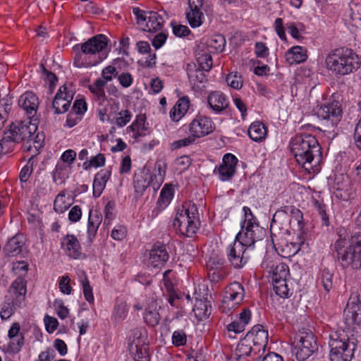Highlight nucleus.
I'll use <instances>...</instances> for the list:
<instances>
[{"label": "nucleus", "mask_w": 361, "mask_h": 361, "mask_svg": "<svg viewBox=\"0 0 361 361\" xmlns=\"http://www.w3.org/2000/svg\"><path fill=\"white\" fill-rule=\"evenodd\" d=\"M39 104V98L32 92L27 91L18 99V105L27 114V118L35 119Z\"/></svg>", "instance_id": "25"}, {"label": "nucleus", "mask_w": 361, "mask_h": 361, "mask_svg": "<svg viewBox=\"0 0 361 361\" xmlns=\"http://www.w3.org/2000/svg\"><path fill=\"white\" fill-rule=\"evenodd\" d=\"M357 341L353 334L343 329L329 334L330 361H352L355 357Z\"/></svg>", "instance_id": "6"}, {"label": "nucleus", "mask_w": 361, "mask_h": 361, "mask_svg": "<svg viewBox=\"0 0 361 361\" xmlns=\"http://www.w3.org/2000/svg\"><path fill=\"white\" fill-rule=\"evenodd\" d=\"M132 116L133 114L130 110H121L118 113V115L115 118V123L119 128L124 127L130 122Z\"/></svg>", "instance_id": "55"}, {"label": "nucleus", "mask_w": 361, "mask_h": 361, "mask_svg": "<svg viewBox=\"0 0 361 361\" xmlns=\"http://www.w3.org/2000/svg\"><path fill=\"white\" fill-rule=\"evenodd\" d=\"M245 290L243 285L233 281L226 286L222 303L232 302V307L239 305L245 298Z\"/></svg>", "instance_id": "23"}, {"label": "nucleus", "mask_w": 361, "mask_h": 361, "mask_svg": "<svg viewBox=\"0 0 361 361\" xmlns=\"http://www.w3.org/2000/svg\"><path fill=\"white\" fill-rule=\"evenodd\" d=\"M338 239L334 249L336 253L338 264L343 269L355 271L361 269V233H348L344 228L338 232Z\"/></svg>", "instance_id": "3"}, {"label": "nucleus", "mask_w": 361, "mask_h": 361, "mask_svg": "<svg viewBox=\"0 0 361 361\" xmlns=\"http://www.w3.org/2000/svg\"><path fill=\"white\" fill-rule=\"evenodd\" d=\"M325 63L326 68L340 78L356 72L361 66V57L354 49L341 47L328 54Z\"/></svg>", "instance_id": "5"}, {"label": "nucleus", "mask_w": 361, "mask_h": 361, "mask_svg": "<svg viewBox=\"0 0 361 361\" xmlns=\"http://www.w3.org/2000/svg\"><path fill=\"white\" fill-rule=\"evenodd\" d=\"M169 259V253L166 245L157 241L149 251V263L154 268L164 266Z\"/></svg>", "instance_id": "21"}, {"label": "nucleus", "mask_w": 361, "mask_h": 361, "mask_svg": "<svg viewBox=\"0 0 361 361\" xmlns=\"http://www.w3.org/2000/svg\"><path fill=\"white\" fill-rule=\"evenodd\" d=\"M207 47L210 52H221L226 45V39L221 35L212 36L207 42Z\"/></svg>", "instance_id": "45"}, {"label": "nucleus", "mask_w": 361, "mask_h": 361, "mask_svg": "<svg viewBox=\"0 0 361 361\" xmlns=\"http://www.w3.org/2000/svg\"><path fill=\"white\" fill-rule=\"evenodd\" d=\"M274 28L279 39L283 42L287 41L286 34V27L284 26L283 20L281 18H277L274 23Z\"/></svg>", "instance_id": "63"}, {"label": "nucleus", "mask_w": 361, "mask_h": 361, "mask_svg": "<svg viewBox=\"0 0 361 361\" xmlns=\"http://www.w3.org/2000/svg\"><path fill=\"white\" fill-rule=\"evenodd\" d=\"M61 247L72 259H80L85 257V255L82 252V247L79 240L73 234H67L62 238Z\"/></svg>", "instance_id": "22"}, {"label": "nucleus", "mask_w": 361, "mask_h": 361, "mask_svg": "<svg viewBox=\"0 0 361 361\" xmlns=\"http://www.w3.org/2000/svg\"><path fill=\"white\" fill-rule=\"evenodd\" d=\"M118 71L116 68L113 66H106L102 71V78L101 80L102 81H106V85L108 82H110L114 78H117Z\"/></svg>", "instance_id": "62"}, {"label": "nucleus", "mask_w": 361, "mask_h": 361, "mask_svg": "<svg viewBox=\"0 0 361 361\" xmlns=\"http://www.w3.org/2000/svg\"><path fill=\"white\" fill-rule=\"evenodd\" d=\"M238 158L233 154L224 155L221 164L214 170V174L223 182L230 181L236 172Z\"/></svg>", "instance_id": "15"}, {"label": "nucleus", "mask_w": 361, "mask_h": 361, "mask_svg": "<svg viewBox=\"0 0 361 361\" xmlns=\"http://www.w3.org/2000/svg\"><path fill=\"white\" fill-rule=\"evenodd\" d=\"M146 118L144 115H138L136 116V118L133 121L130 126L127 128V130L130 131L131 133L137 132L144 129V128L147 127L145 125Z\"/></svg>", "instance_id": "61"}, {"label": "nucleus", "mask_w": 361, "mask_h": 361, "mask_svg": "<svg viewBox=\"0 0 361 361\" xmlns=\"http://www.w3.org/2000/svg\"><path fill=\"white\" fill-rule=\"evenodd\" d=\"M318 350L317 338L310 330L300 331L298 341L294 347V353L298 361H305Z\"/></svg>", "instance_id": "12"}, {"label": "nucleus", "mask_w": 361, "mask_h": 361, "mask_svg": "<svg viewBox=\"0 0 361 361\" xmlns=\"http://www.w3.org/2000/svg\"><path fill=\"white\" fill-rule=\"evenodd\" d=\"M80 281L82 288V292L85 299L90 304H94V298L93 295L92 288L90 284L88 277L85 272H83L82 276H80Z\"/></svg>", "instance_id": "49"}, {"label": "nucleus", "mask_w": 361, "mask_h": 361, "mask_svg": "<svg viewBox=\"0 0 361 361\" xmlns=\"http://www.w3.org/2000/svg\"><path fill=\"white\" fill-rule=\"evenodd\" d=\"M289 148L298 165L309 174H317L322 169V147L312 134L301 133L291 137Z\"/></svg>", "instance_id": "2"}, {"label": "nucleus", "mask_w": 361, "mask_h": 361, "mask_svg": "<svg viewBox=\"0 0 361 361\" xmlns=\"http://www.w3.org/2000/svg\"><path fill=\"white\" fill-rule=\"evenodd\" d=\"M215 124L209 116L198 114L188 126L190 133L195 138H200L212 133Z\"/></svg>", "instance_id": "14"}, {"label": "nucleus", "mask_w": 361, "mask_h": 361, "mask_svg": "<svg viewBox=\"0 0 361 361\" xmlns=\"http://www.w3.org/2000/svg\"><path fill=\"white\" fill-rule=\"evenodd\" d=\"M106 81H102L101 78L97 79L92 85H89L88 89L93 95L95 104L108 103V99L104 91Z\"/></svg>", "instance_id": "36"}, {"label": "nucleus", "mask_w": 361, "mask_h": 361, "mask_svg": "<svg viewBox=\"0 0 361 361\" xmlns=\"http://www.w3.org/2000/svg\"><path fill=\"white\" fill-rule=\"evenodd\" d=\"M128 234L127 227L122 224H116L111 231V237L117 241L125 239Z\"/></svg>", "instance_id": "56"}, {"label": "nucleus", "mask_w": 361, "mask_h": 361, "mask_svg": "<svg viewBox=\"0 0 361 361\" xmlns=\"http://www.w3.org/2000/svg\"><path fill=\"white\" fill-rule=\"evenodd\" d=\"M312 204L314 209L318 213L322 219V225L328 226L329 225V218L326 212L327 205L324 204L322 201H319L315 198L312 200Z\"/></svg>", "instance_id": "47"}, {"label": "nucleus", "mask_w": 361, "mask_h": 361, "mask_svg": "<svg viewBox=\"0 0 361 361\" xmlns=\"http://www.w3.org/2000/svg\"><path fill=\"white\" fill-rule=\"evenodd\" d=\"M294 224L298 229L301 230L303 226V214L302 212L293 205H284L277 209L273 215L270 224V233L271 240L274 243L276 236L275 231L286 228Z\"/></svg>", "instance_id": "8"}, {"label": "nucleus", "mask_w": 361, "mask_h": 361, "mask_svg": "<svg viewBox=\"0 0 361 361\" xmlns=\"http://www.w3.org/2000/svg\"><path fill=\"white\" fill-rule=\"evenodd\" d=\"M267 129L265 125L261 121L252 122L248 129V135L255 142H261L265 139Z\"/></svg>", "instance_id": "40"}, {"label": "nucleus", "mask_w": 361, "mask_h": 361, "mask_svg": "<svg viewBox=\"0 0 361 361\" xmlns=\"http://www.w3.org/2000/svg\"><path fill=\"white\" fill-rule=\"evenodd\" d=\"M186 18L192 28L199 27L204 22V16L201 10H190L186 13Z\"/></svg>", "instance_id": "46"}, {"label": "nucleus", "mask_w": 361, "mask_h": 361, "mask_svg": "<svg viewBox=\"0 0 361 361\" xmlns=\"http://www.w3.org/2000/svg\"><path fill=\"white\" fill-rule=\"evenodd\" d=\"M242 210L240 230L226 249L227 260L235 269H243L247 264L250 258L249 252L255 250L256 243L262 241L266 234L251 209L244 206Z\"/></svg>", "instance_id": "1"}, {"label": "nucleus", "mask_w": 361, "mask_h": 361, "mask_svg": "<svg viewBox=\"0 0 361 361\" xmlns=\"http://www.w3.org/2000/svg\"><path fill=\"white\" fill-rule=\"evenodd\" d=\"M37 130V119L26 118L15 121L4 132V135L14 148L17 143L30 141L34 138L39 140V133L35 135Z\"/></svg>", "instance_id": "9"}, {"label": "nucleus", "mask_w": 361, "mask_h": 361, "mask_svg": "<svg viewBox=\"0 0 361 361\" xmlns=\"http://www.w3.org/2000/svg\"><path fill=\"white\" fill-rule=\"evenodd\" d=\"M175 195V190L171 184L166 183L162 188L156 206L152 210L151 217H157L170 204Z\"/></svg>", "instance_id": "24"}, {"label": "nucleus", "mask_w": 361, "mask_h": 361, "mask_svg": "<svg viewBox=\"0 0 361 361\" xmlns=\"http://www.w3.org/2000/svg\"><path fill=\"white\" fill-rule=\"evenodd\" d=\"M108 37L99 34L90 38L83 43H78L73 47L75 53L73 65L78 68H90L102 62L106 54L104 53L108 44Z\"/></svg>", "instance_id": "4"}, {"label": "nucleus", "mask_w": 361, "mask_h": 361, "mask_svg": "<svg viewBox=\"0 0 361 361\" xmlns=\"http://www.w3.org/2000/svg\"><path fill=\"white\" fill-rule=\"evenodd\" d=\"M334 188L335 197L341 201L348 202L354 200L357 196L355 186L349 180L347 176L342 175L341 180L339 177L336 178Z\"/></svg>", "instance_id": "19"}, {"label": "nucleus", "mask_w": 361, "mask_h": 361, "mask_svg": "<svg viewBox=\"0 0 361 361\" xmlns=\"http://www.w3.org/2000/svg\"><path fill=\"white\" fill-rule=\"evenodd\" d=\"M143 319L147 325L151 327H155L160 322L161 316L159 312V305L157 300L153 298L146 300Z\"/></svg>", "instance_id": "29"}, {"label": "nucleus", "mask_w": 361, "mask_h": 361, "mask_svg": "<svg viewBox=\"0 0 361 361\" xmlns=\"http://www.w3.org/2000/svg\"><path fill=\"white\" fill-rule=\"evenodd\" d=\"M234 355L245 357L257 355H259V357L262 356L259 352L254 350V345L249 340V337H246V336L238 343Z\"/></svg>", "instance_id": "37"}, {"label": "nucleus", "mask_w": 361, "mask_h": 361, "mask_svg": "<svg viewBox=\"0 0 361 361\" xmlns=\"http://www.w3.org/2000/svg\"><path fill=\"white\" fill-rule=\"evenodd\" d=\"M333 277L334 274L329 269L324 268L321 271V283L326 293H329L333 288Z\"/></svg>", "instance_id": "52"}, {"label": "nucleus", "mask_w": 361, "mask_h": 361, "mask_svg": "<svg viewBox=\"0 0 361 361\" xmlns=\"http://www.w3.org/2000/svg\"><path fill=\"white\" fill-rule=\"evenodd\" d=\"M25 245V236L22 233H18L8 240L5 245L4 251L8 256H17L23 252Z\"/></svg>", "instance_id": "32"}, {"label": "nucleus", "mask_w": 361, "mask_h": 361, "mask_svg": "<svg viewBox=\"0 0 361 361\" xmlns=\"http://www.w3.org/2000/svg\"><path fill=\"white\" fill-rule=\"evenodd\" d=\"M70 166L58 161L53 171V180L56 184H61L68 178Z\"/></svg>", "instance_id": "42"}, {"label": "nucleus", "mask_w": 361, "mask_h": 361, "mask_svg": "<svg viewBox=\"0 0 361 361\" xmlns=\"http://www.w3.org/2000/svg\"><path fill=\"white\" fill-rule=\"evenodd\" d=\"M116 207V203L114 200L109 201L104 207V225L109 226L111 224V221L115 218L114 210Z\"/></svg>", "instance_id": "54"}, {"label": "nucleus", "mask_w": 361, "mask_h": 361, "mask_svg": "<svg viewBox=\"0 0 361 361\" xmlns=\"http://www.w3.org/2000/svg\"><path fill=\"white\" fill-rule=\"evenodd\" d=\"M207 276L212 283L224 281L230 274L225 259L219 257L211 258L207 263Z\"/></svg>", "instance_id": "13"}, {"label": "nucleus", "mask_w": 361, "mask_h": 361, "mask_svg": "<svg viewBox=\"0 0 361 361\" xmlns=\"http://www.w3.org/2000/svg\"><path fill=\"white\" fill-rule=\"evenodd\" d=\"M196 139L190 133L189 136L183 139L173 141L171 144V149L176 150L183 147H188L195 142Z\"/></svg>", "instance_id": "60"}, {"label": "nucleus", "mask_w": 361, "mask_h": 361, "mask_svg": "<svg viewBox=\"0 0 361 361\" xmlns=\"http://www.w3.org/2000/svg\"><path fill=\"white\" fill-rule=\"evenodd\" d=\"M53 305L59 318L64 319L68 317L69 310L66 306H65L64 302L62 299H55Z\"/></svg>", "instance_id": "58"}, {"label": "nucleus", "mask_w": 361, "mask_h": 361, "mask_svg": "<svg viewBox=\"0 0 361 361\" xmlns=\"http://www.w3.org/2000/svg\"><path fill=\"white\" fill-rule=\"evenodd\" d=\"M197 62L200 69L209 72L213 66V60L211 54L207 52H199L197 54Z\"/></svg>", "instance_id": "48"}, {"label": "nucleus", "mask_w": 361, "mask_h": 361, "mask_svg": "<svg viewBox=\"0 0 361 361\" xmlns=\"http://www.w3.org/2000/svg\"><path fill=\"white\" fill-rule=\"evenodd\" d=\"M75 92L66 85L60 87L52 102L51 107L55 114L67 112L73 99Z\"/></svg>", "instance_id": "16"}, {"label": "nucleus", "mask_w": 361, "mask_h": 361, "mask_svg": "<svg viewBox=\"0 0 361 361\" xmlns=\"http://www.w3.org/2000/svg\"><path fill=\"white\" fill-rule=\"evenodd\" d=\"M133 13L135 16L139 25H145L143 30L156 32L161 30L167 15L164 11H144L139 7L133 8Z\"/></svg>", "instance_id": "11"}, {"label": "nucleus", "mask_w": 361, "mask_h": 361, "mask_svg": "<svg viewBox=\"0 0 361 361\" xmlns=\"http://www.w3.org/2000/svg\"><path fill=\"white\" fill-rule=\"evenodd\" d=\"M204 71L197 68L195 63L188 64L187 67V75L189 82L195 92H200L205 87L207 82Z\"/></svg>", "instance_id": "26"}, {"label": "nucleus", "mask_w": 361, "mask_h": 361, "mask_svg": "<svg viewBox=\"0 0 361 361\" xmlns=\"http://www.w3.org/2000/svg\"><path fill=\"white\" fill-rule=\"evenodd\" d=\"M342 98L338 93L332 94L324 103L318 104L314 111L319 119L331 127L337 126L343 116Z\"/></svg>", "instance_id": "10"}, {"label": "nucleus", "mask_w": 361, "mask_h": 361, "mask_svg": "<svg viewBox=\"0 0 361 361\" xmlns=\"http://www.w3.org/2000/svg\"><path fill=\"white\" fill-rule=\"evenodd\" d=\"M261 266L265 269H270V271H272V283L275 281L289 280L290 271L289 267L286 264L279 263L276 264L274 261H269L268 258H264L261 263Z\"/></svg>", "instance_id": "28"}, {"label": "nucleus", "mask_w": 361, "mask_h": 361, "mask_svg": "<svg viewBox=\"0 0 361 361\" xmlns=\"http://www.w3.org/2000/svg\"><path fill=\"white\" fill-rule=\"evenodd\" d=\"M128 314V307L126 302H116L111 313V320L116 324H121Z\"/></svg>", "instance_id": "41"}, {"label": "nucleus", "mask_w": 361, "mask_h": 361, "mask_svg": "<svg viewBox=\"0 0 361 361\" xmlns=\"http://www.w3.org/2000/svg\"><path fill=\"white\" fill-rule=\"evenodd\" d=\"M11 288L16 300H24L27 293V283L20 277L17 278L12 283Z\"/></svg>", "instance_id": "43"}, {"label": "nucleus", "mask_w": 361, "mask_h": 361, "mask_svg": "<svg viewBox=\"0 0 361 361\" xmlns=\"http://www.w3.org/2000/svg\"><path fill=\"white\" fill-rule=\"evenodd\" d=\"M192 311L198 321L206 320L212 313V305L210 301L207 300H197Z\"/></svg>", "instance_id": "38"}, {"label": "nucleus", "mask_w": 361, "mask_h": 361, "mask_svg": "<svg viewBox=\"0 0 361 361\" xmlns=\"http://www.w3.org/2000/svg\"><path fill=\"white\" fill-rule=\"evenodd\" d=\"M245 336L249 337V340L254 345V350L259 352L261 355L265 354L269 340L268 329L266 326L262 324L255 325Z\"/></svg>", "instance_id": "17"}, {"label": "nucleus", "mask_w": 361, "mask_h": 361, "mask_svg": "<svg viewBox=\"0 0 361 361\" xmlns=\"http://www.w3.org/2000/svg\"><path fill=\"white\" fill-rule=\"evenodd\" d=\"M173 226L181 236L192 238L200 228L199 212L195 204L184 203L176 210Z\"/></svg>", "instance_id": "7"}, {"label": "nucleus", "mask_w": 361, "mask_h": 361, "mask_svg": "<svg viewBox=\"0 0 361 361\" xmlns=\"http://www.w3.org/2000/svg\"><path fill=\"white\" fill-rule=\"evenodd\" d=\"M71 206L70 202H66V192L64 190L60 192L56 197L54 202V209L58 214L63 213Z\"/></svg>", "instance_id": "50"}, {"label": "nucleus", "mask_w": 361, "mask_h": 361, "mask_svg": "<svg viewBox=\"0 0 361 361\" xmlns=\"http://www.w3.org/2000/svg\"><path fill=\"white\" fill-rule=\"evenodd\" d=\"M275 293L281 298H288L294 293L293 283L290 279L272 283Z\"/></svg>", "instance_id": "39"}, {"label": "nucleus", "mask_w": 361, "mask_h": 361, "mask_svg": "<svg viewBox=\"0 0 361 361\" xmlns=\"http://www.w3.org/2000/svg\"><path fill=\"white\" fill-rule=\"evenodd\" d=\"M226 83L235 90H240L243 87L241 76L237 73H230L226 78Z\"/></svg>", "instance_id": "57"}, {"label": "nucleus", "mask_w": 361, "mask_h": 361, "mask_svg": "<svg viewBox=\"0 0 361 361\" xmlns=\"http://www.w3.org/2000/svg\"><path fill=\"white\" fill-rule=\"evenodd\" d=\"M307 49L302 46H293L285 54L286 61L290 64L305 62L307 59Z\"/></svg>", "instance_id": "35"}, {"label": "nucleus", "mask_w": 361, "mask_h": 361, "mask_svg": "<svg viewBox=\"0 0 361 361\" xmlns=\"http://www.w3.org/2000/svg\"><path fill=\"white\" fill-rule=\"evenodd\" d=\"M8 337L11 340L8 343V352L13 354L18 353L25 343V336L20 333V325L18 322L12 324L8 331Z\"/></svg>", "instance_id": "27"}, {"label": "nucleus", "mask_w": 361, "mask_h": 361, "mask_svg": "<svg viewBox=\"0 0 361 361\" xmlns=\"http://www.w3.org/2000/svg\"><path fill=\"white\" fill-rule=\"evenodd\" d=\"M147 339L146 330L139 327L131 329L127 341L129 352L144 345H148Z\"/></svg>", "instance_id": "31"}, {"label": "nucleus", "mask_w": 361, "mask_h": 361, "mask_svg": "<svg viewBox=\"0 0 361 361\" xmlns=\"http://www.w3.org/2000/svg\"><path fill=\"white\" fill-rule=\"evenodd\" d=\"M149 173L140 172L135 173L133 178V185L135 191L137 193L142 194L144 191L149 187Z\"/></svg>", "instance_id": "44"}, {"label": "nucleus", "mask_w": 361, "mask_h": 361, "mask_svg": "<svg viewBox=\"0 0 361 361\" xmlns=\"http://www.w3.org/2000/svg\"><path fill=\"white\" fill-rule=\"evenodd\" d=\"M71 279L68 276L65 275L59 277V288L60 291L65 295H70L72 291V288L70 285Z\"/></svg>", "instance_id": "64"}, {"label": "nucleus", "mask_w": 361, "mask_h": 361, "mask_svg": "<svg viewBox=\"0 0 361 361\" xmlns=\"http://www.w3.org/2000/svg\"><path fill=\"white\" fill-rule=\"evenodd\" d=\"M33 171L32 164L28 161L20 170L19 173V179L21 183V188H24V184H26L29 180Z\"/></svg>", "instance_id": "59"}, {"label": "nucleus", "mask_w": 361, "mask_h": 361, "mask_svg": "<svg viewBox=\"0 0 361 361\" xmlns=\"http://www.w3.org/2000/svg\"><path fill=\"white\" fill-rule=\"evenodd\" d=\"M190 102L188 97H180L170 110L169 115L172 121H179L188 111Z\"/></svg>", "instance_id": "34"}, {"label": "nucleus", "mask_w": 361, "mask_h": 361, "mask_svg": "<svg viewBox=\"0 0 361 361\" xmlns=\"http://www.w3.org/2000/svg\"><path fill=\"white\" fill-rule=\"evenodd\" d=\"M207 102L210 109L215 114L222 113L230 104L227 96L220 91L210 92L207 97Z\"/></svg>", "instance_id": "30"}, {"label": "nucleus", "mask_w": 361, "mask_h": 361, "mask_svg": "<svg viewBox=\"0 0 361 361\" xmlns=\"http://www.w3.org/2000/svg\"><path fill=\"white\" fill-rule=\"evenodd\" d=\"M343 314L345 323L348 325L361 322V301L357 294L353 293L350 296Z\"/></svg>", "instance_id": "20"}, {"label": "nucleus", "mask_w": 361, "mask_h": 361, "mask_svg": "<svg viewBox=\"0 0 361 361\" xmlns=\"http://www.w3.org/2000/svg\"><path fill=\"white\" fill-rule=\"evenodd\" d=\"M188 337L183 329L175 330L171 335V343L176 348L183 347L187 344Z\"/></svg>", "instance_id": "53"}, {"label": "nucleus", "mask_w": 361, "mask_h": 361, "mask_svg": "<svg viewBox=\"0 0 361 361\" xmlns=\"http://www.w3.org/2000/svg\"><path fill=\"white\" fill-rule=\"evenodd\" d=\"M306 234L300 231L296 235L295 238L293 239L291 242H287L284 245H279L274 247L276 252L283 258H291L294 257L298 252L305 247H307L305 243Z\"/></svg>", "instance_id": "18"}, {"label": "nucleus", "mask_w": 361, "mask_h": 361, "mask_svg": "<svg viewBox=\"0 0 361 361\" xmlns=\"http://www.w3.org/2000/svg\"><path fill=\"white\" fill-rule=\"evenodd\" d=\"M129 353L133 361H150L151 359L149 345L135 349Z\"/></svg>", "instance_id": "51"}, {"label": "nucleus", "mask_w": 361, "mask_h": 361, "mask_svg": "<svg viewBox=\"0 0 361 361\" xmlns=\"http://www.w3.org/2000/svg\"><path fill=\"white\" fill-rule=\"evenodd\" d=\"M111 175V171L107 169H102L94 175L92 184L93 196L94 197H99L102 194Z\"/></svg>", "instance_id": "33"}]
</instances>
